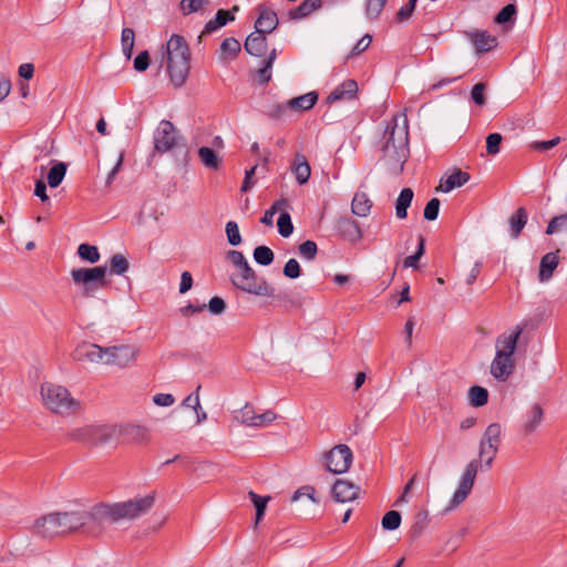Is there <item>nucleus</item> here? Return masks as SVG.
<instances>
[{
	"mask_svg": "<svg viewBox=\"0 0 567 567\" xmlns=\"http://www.w3.org/2000/svg\"><path fill=\"white\" fill-rule=\"evenodd\" d=\"M114 434V429L110 425H85L69 432V437L86 444H103L109 442Z\"/></svg>",
	"mask_w": 567,
	"mask_h": 567,
	"instance_id": "obj_8",
	"label": "nucleus"
},
{
	"mask_svg": "<svg viewBox=\"0 0 567 567\" xmlns=\"http://www.w3.org/2000/svg\"><path fill=\"white\" fill-rule=\"evenodd\" d=\"M514 361L512 358L502 353H496L492 364L491 373L499 381H505L513 372Z\"/></svg>",
	"mask_w": 567,
	"mask_h": 567,
	"instance_id": "obj_21",
	"label": "nucleus"
},
{
	"mask_svg": "<svg viewBox=\"0 0 567 567\" xmlns=\"http://www.w3.org/2000/svg\"><path fill=\"white\" fill-rule=\"evenodd\" d=\"M257 10L259 11V17L255 22L256 31L264 34H269L275 31L279 24L277 13L262 4H259Z\"/></svg>",
	"mask_w": 567,
	"mask_h": 567,
	"instance_id": "obj_18",
	"label": "nucleus"
},
{
	"mask_svg": "<svg viewBox=\"0 0 567 567\" xmlns=\"http://www.w3.org/2000/svg\"><path fill=\"white\" fill-rule=\"evenodd\" d=\"M425 252V239L422 235L417 238V249L415 254L408 256L403 261L404 268H417L419 260Z\"/></svg>",
	"mask_w": 567,
	"mask_h": 567,
	"instance_id": "obj_41",
	"label": "nucleus"
},
{
	"mask_svg": "<svg viewBox=\"0 0 567 567\" xmlns=\"http://www.w3.org/2000/svg\"><path fill=\"white\" fill-rule=\"evenodd\" d=\"M372 37L370 34L363 35L357 44L353 47V49L348 54V59L353 58L355 55H359L360 53L364 52L371 44Z\"/></svg>",
	"mask_w": 567,
	"mask_h": 567,
	"instance_id": "obj_60",
	"label": "nucleus"
},
{
	"mask_svg": "<svg viewBox=\"0 0 567 567\" xmlns=\"http://www.w3.org/2000/svg\"><path fill=\"white\" fill-rule=\"evenodd\" d=\"M284 275L289 279H297L301 275V268L297 259L290 258L284 266Z\"/></svg>",
	"mask_w": 567,
	"mask_h": 567,
	"instance_id": "obj_55",
	"label": "nucleus"
},
{
	"mask_svg": "<svg viewBox=\"0 0 567 567\" xmlns=\"http://www.w3.org/2000/svg\"><path fill=\"white\" fill-rule=\"evenodd\" d=\"M559 250L550 251L544 255L539 262L538 279L540 282L548 281L559 264Z\"/></svg>",
	"mask_w": 567,
	"mask_h": 567,
	"instance_id": "obj_23",
	"label": "nucleus"
},
{
	"mask_svg": "<svg viewBox=\"0 0 567 567\" xmlns=\"http://www.w3.org/2000/svg\"><path fill=\"white\" fill-rule=\"evenodd\" d=\"M155 503V495L148 494L125 502L113 504L100 503L103 525L106 522L118 523L121 520L136 519L151 511Z\"/></svg>",
	"mask_w": 567,
	"mask_h": 567,
	"instance_id": "obj_3",
	"label": "nucleus"
},
{
	"mask_svg": "<svg viewBox=\"0 0 567 567\" xmlns=\"http://www.w3.org/2000/svg\"><path fill=\"white\" fill-rule=\"evenodd\" d=\"M485 84L484 83H477L475 84L473 87H472V91H471V97L472 100L474 101L475 104L482 106L486 103V99H485Z\"/></svg>",
	"mask_w": 567,
	"mask_h": 567,
	"instance_id": "obj_61",
	"label": "nucleus"
},
{
	"mask_svg": "<svg viewBox=\"0 0 567 567\" xmlns=\"http://www.w3.org/2000/svg\"><path fill=\"white\" fill-rule=\"evenodd\" d=\"M480 465L481 464H480L478 460H472L466 465L464 472L461 475L458 486L455 489V492L449 503V506H447L449 511L454 509L455 507L461 505L467 498V496L471 494L474 483H475V478H476Z\"/></svg>",
	"mask_w": 567,
	"mask_h": 567,
	"instance_id": "obj_9",
	"label": "nucleus"
},
{
	"mask_svg": "<svg viewBox=\"0 0 567 567\" xmlns=\"http://www.w3.org/2000/svg\"><path fill=\"white\" fill-rule=\"evenodd\" d=\"M104 357V348L90 342L80 343L72 352L73 360L79 362L103 363Z\"/></svg>",
	"mask_w": 567,
	"mask_h": 567,
	"instance_id": "obj_15",
	"label": "nucleus"
},
{
	"mask_svg": "<svg viewBox=\"0 0 567 567\" xmlns=\"http://www.w3.org/2000/svg\"><path fill=\"white\" fill-rule=\"evenodd\" d=\"M42 403L50 412L70 416L81 411V402L63 385L44 382L40 386Z\"/></svg>",
	"mask_w": 567,
	"mask_h": 567,
	"instance_id": "obj_4",
	"label": "nucleus"
},
{
	"mask_svg": "<svg viewBox=\"0 0 567 567\" xmlns=\"http://www.w3.org/2000/svg\"><path fill=\"white\" fill-rule=\"evenodd\" d=\"M63 524V535L82 530L89 535L97 536L103 530V519L100 504L90 511L60 512Z\"/></svg>",
	"mask_w": 567,
	"mask_h": 567,
	"instance_id": "obj_5",
	"label": "nucleus"
},
{
	"mask_svg": "<svg viewBox=\"0 0 567 567\" xmlns=\"http://www.w3.org/2000/svg\"><path fill=\"white\" fill-rule=\"evenodd\" d=\"M178 134L174 124L163 120L154 132V146L159 153H166L178 144Z\"/></svg>",
	"mask_w": 567,
	"mask_h": 567,
	"instance_id": "obj_13",
	"label": "nucleus"
},
{
	"mask_svg": "<svg viewBox=\"0 0 567 567\" xmlns=\"http://www.w3.org/2000/svg\"><path fill=\"white\" fill-rule=\"evenodd\" d=\"M429 524V512L425 509L419 511L414 515V522L412 529L413 532L419 535Z\"/></svg>",
	"mask_w": 567,
	"mask_h": 567,
	"instance_id": "obj_56",
	"label": "nucleus"
},
{
	"mask_svg": "<svg viewBox=\"0 0 567 567\" xmlns=\"http://www.w3.org/2000/svg\"><path fill=\"white\" fill-rule=\"evenodd\" d=\"M318 101L317 92H309L288 101V107L296 111H308L313 107Z\"/></svg>",
	"mask_w": 567,
	"mask_h": 567,
	"instance_id": "obj_31",
	"label": "nucleus"
},
{
	"mask_svg": "<svg viewBox=\"0 0 567 567\" xmlns=\"http://www.w3.org/2000/svg\"><path fill=\"white\" fill-rule=\"evenodd\" d=\"M470 181V174L461 169H455L446 179L441 183L440 189L443 193H449L456 187H461Z\"/></svg>",
	"mask_w": 567,
	"mask_h": 567,
	"instance_id": "obj_30",
	"label": "nucleus"
},
{
	"mask_svg": "<svg viewBox=\"0 0 567 567\" xmlns=\"http://www.w3.org/2000/svg\"><path fill=\"white\" fill-rule=\"evenodd\" d=\"M226 235H227V239H228V243L231 245V246H238L240 245L241 243V236H240V233H239V227H238V224L234 220H229L227 224H226Z\"/></svg>",
	"mask_w": 567,
	"mask_h": 567,
	"instance_id": "obj_52",
	"label": "nucleus"
},
{
	"mask_svg": "<svg viewBox=\"0 0 567 567\" xmlns=\"http://www.w3.org/2000/svg\"><path fill=\"white\" fill-rule=\"evenodd\" d=\"M277 419V414L267 410L261 414L255 413L252 406L248 403L240 410V423L250 427H264L272 423Z\"/></svg>",
	"mask_w": 567,
	"mask_h": 567,
	"instance_id": "obj_14",
	"label": "nucleus"
},
{
	"mask_svg": "<svg viewBox=\"0 0 567 567\" xmlns=\"http://www.w3.org/2000/svg\"><path fill=\"white\" fill-rule=\"evenodd\" d=\"M254 259L261 266H269L275 259L274 251L267 246H257L254 249Z\"/></svg>",
	"mask_w": 567,
	"mask_h": 567,
	"instance_id": "obj_43",
	"label": "nucleus"
},
{
	"mask_svg": "<svg viewBox=\"0 0 567 567\" xmlns=\"http://www.w3.org/2000/svg\"><path fill=\"white\" fill-rule=\"evenodd\" d=\"M78 255L90 264L97 262L101 257L97 247L90 244H81L78 247Z\"/></svg>",
	"mask_w": 567,
	"mask_h": 567,
	"instance_id": "obj_42",
	"label": "nucleus"
},
{
	"mask_svg": "<svg viewBox=\"0 0 567 567\" xmlns=\"http://www.w3.org/2000/svg\"><path fill=\"white\" fill-rule=\"evenodd\" d=\"M386 0H367L365 14L369 19H375L382 12Z\"/></svg>",
	"mask_w": 567,
	"mask_h": 567,
	"instance_id": "obj_53",
	"label": "nucleus"
},
{
	"mask_svg": "<svg viewBox=\"0 0 567 567\" xmlns=\"http://www.w3.org/2000/svg\"><path fill=\"white\" fill-rule=\"evenodd\" d=\"M526 223L527 212L525 208L520 207L509 217V226L513 238H518Z\"/></svg>",
	"mask_w": 567,
	"mask_h": 567,
	"instance_id": "obj_34",
	"label": "nucleus"
},
{
	"mask_svg": "<svg viewBox=\"0 0 567 567\" xmlns=\"http://www.w3.org/2000/svg\"><path fill=\"white\" fill-rule=\"evenodd\" d=\"M150 53L148 51L144 50L137 54V56L134 59V69L138 72H144L150 66Z\"/></svg>",
	"mask_w": 567,
	"mask_h": 567,
	"instance_id": "obj_63",
	"label": "nucleus"
},
{
	"mask_svg": "<svg viewBox=\"0 0 567 567\" xmlns=\"http://www.w3.org/2000/svg\"><path fill=\"white\" fill-rule=\"evenodd\" d=\"M358 83L355 80H344L330 92L326 99V103L331 105L337 102L354 101L358 97Z\"/></svg>",
	"mask_w": 567,
	"mask_h": 567,
	"instance_id": "obj_16",
	"label": "nucleus"
},
{
	"mask_svg": "<svg viewBox=\"0 0 567 567\" xmlns=\"http://www.w3.org/2000/svg\"><path fill=\"white\" fill-rule=\"evenodd\" d=\"M104 364L117 365L124 368L133 363L138 354V349L134 346L122 344L104 348Z\"/></svg>",
	"mask_w": 567,
	"mask_h": 567,
	"instance_id": "obj_12",
	"label": "nucleus"
},
{
	"mask_svg": "<svg viewBox=\"0 0 567 567\" xmlns=\"http://www.w3.org/2000/svg\"><path fill=\"white\" fill-rule=\"evenodd\" d=\"M564 229H567V214L553 217L547 225L546 234L553 235Z\"/></svg>",
	"mask_w": 567,
	"mask_h": 567,
	"instance_id": "obj_51",
	"label": "nucleus"
},
{
	"mask_svg": "<svg viewBox=\"0 0 567 567\" xmlns=\"http://www.w3.org/2000/svg\"><path fill=\"white\" fill-rule=\"evenodd\" d=\"M230 280L237 289L250 295L259 297L275 296V288L264 277L258 276L249 264L233 274Z\"/></svg>",
	"mask_w": 567,
	"mask_h": 567,
	"instance_id": "obj_6",
	"label": "nucleus"
},
{
	"mask_svg": "<svg viewBox=\"0 0 567 567\" xmlns=\"http://www.w3.org/2000/svg\"><path fill=\"white\" fill-rule=\"evenodd\" d=\"M208 4V0H182L181 8L185 13H193Z\"/></svg>",
	"mask_w": 567,
	"mask_h": 567,
	"instance_id": "obj_59",
	"label": "nucleus"
},
{
	"mask_svg": "<svg viewBox=\"0 0 567 567\" xmlns=\"http://www.w3.org/2000/svg\"><path fill=\"white\" fill-rule=\"evenodd\" d=\"M220 52L223 55L235 58L240 52L239 41L233 37L226 38L220 44Z\"/></svg>",
	"mask_w": 567,
	"mask_h": 567,
	"instance_id": "obj_49",
	"label": "nucleus"
},
{
	"mask_svg": "<svg viewBox=\"0 0 567 567\" xmlns=\"http://www.w3.org/2000/svg\"><path fill=\"white\" fill-rule=\"evenodd\" d=\"M130 268L128 260L122 254H115L111 257L109 272L111 275L122 276Z\"/></svg>",
	"mask_w": 567,
	"mask_h": 567,
	"instance_id": "obj_39",
	"label": "nucleus"
},
{
	"mask_svg": "<svg viewBox=\"0 0 567 567\" xmlns=\"http://www.w3.org/2000/svg\"><path fill=\"white\" fill-rule=\"evenodd\" d=\"M122 51L126 59H131L133 54L134 43H135V32L131 28H124L122 30Z\"/></svg>",
	"mask_w": 567,
	"mask_h": 567,
	"instance_id": "obj_40",
	"label": "nucleus"
},
{
	"mask_svg": "<svg viewBox=\"0 0 567 567\" xmlns=\"http://www.w3.org/2000/svg\"><path fill=\"white\" fill-rule=\"evenodd\" d=\"M359 487L350 481L337 480L332 486V496L337 502L346 503L357 498Z\"/></svg>",
	"mask_w": 567,
	"mask_h": 567,
	"instance_id": "obj_19",
	"label": "nucleus"
},
{
	"mask_svg": "<svg viewBox=\"0 0 567 567\" xmlns=\"http://www.w3.org/2000/svg\"><path fill=\"white\" fill-rule=\"evenodd\" d=\"M208 310L212 315H220L225 311L226 309V302L224 301L223 298L220 297H213L209 302H208Z\"/></svg>",
	"mask_w": 567,
	"mask_h": 567,
	"instance_id": "obj_64",
	"label": "nucleus"
},
{
	"mask_svg": "<svg viewBox=\"0 0 567 567\" xmlns=\"http://www.w3.org/2000/svg\"><path fill=\"white\" fill-rule=\"evenodd\" d=\"M163 61H166V70L171 82L175 87L185 84L190 70V51L186 40L178 34H172L164 48Z\"/></svg>",
	"mask_w": 567,
	"mask_h": 567,
	"instance_id": "obj_2",
	"label": "nucleus"
},
{
	"mask_svg": "<svg viewBox=\"0 0 567 567\" xmlns=\"http://www.w3.org/2000/svg\"><path fill=\"white\" fill-rule=\"evenodd\" d=\"M107 272L106 266H97L93 268H76L71 271L72 280L76 286L82 288V295L85 298L94 297V293L106 287L105 279Z\"/></svg>",
	"mask_w": 567,
	"mask_h": 567,
	"instance_id": "obj_7",
	"label": "nucleus"
},
{
	"mask_svg": "<svg viewBox=\"0 0 567 567\" xmlns=\"http://www.w3.org/2000/svg\"><path fill=\"white\" fill-rule=\"evenodd\" d=\"M382 159L395 175L403 172L410 155L409 121L404 113H398L386 123L381 140Z\"/></svg>",
	"mask_w": 567,
	"mask_h": 567,
	"instance_id": "obj_1",
	"label": "nucleus"
},
{
	"mask_svg": "<svg viewBox=\"0 0 567 567\" xmlns=\"http://www.w3.org/2000/svg\"><path fill=\"white\" fill-rule=\"evenodd\" d=\"M522 332L523 329L517 326L515 331H513L511 334L499 336L496 341V353H502L512 358Z\"/></svg>",
	"mask_w": 567,
	"mask_h": 567,
	"instance_id": "obj_24",
	"label": "nucleus"
},
{
	"mask_svg": "<svg viewBox=\"0 0 567 567\" xmlns=\"http://www.w3.org/2000/svg\"><path fill=\"white\" fill-rule=\"evenodd\" d=\"M278 231L279 234L287 238L289 237L293 231V225L291 221V216L288 212H282L279 215V218L277 220Z\"/></svg>",
	"mask_w": 567,
	"mask_h": 567,
	"instance_id": "obj_45",
	"label": "nucleus"
},
{
	"mask_svg": "<svg viewBox=\"0 0 567 567\" xmlns=\"http://www.w3.org/2000/svg\"><path fill=\"white\" fill-rule=\"evenodd\" d=\"M244 47L250 55L262 56L268 47L266 34L255 30L247 37Z\"/></svg>",
	"mask_w": 567,
	"mask_h": 567,
	"instance_id": "obj_25",
	"label": "nucleus"
},
{
	"mask_svg": "<svg viewBox=\"0 0 567 567\" xmlns=\"http://www.w3.org/2000/svg\"><path fill=\"white\" fill-rule=\"evenodd\" d=\"M291 171L299 185L306 184L311 175V168L307 158L299 153L295 156V159L291 164Z\"/></svg>",
	"mask_w": 567,
	"mask_h": 567,
	"instance_id": "obj_27",
	"label": "nucleus"
},
{
	"mask_svg": "<svg viewBox=\"0 0 567 567\" xmlns=\"http://www.w3.org/2000/svg\"><path fill=\"white\" fill-rule=\"evenodd\" d=\"M440 205V199L436 197L427 202L424 208V218L430 221L435 220L439 216Z\"/></svg>",
	"mask_w": 567,
	"mask_h": 567,
	"instance_id": "obj_57",
	"label": "nucleus"
},
{
	"mask_svg": "<svg viewBox=\"0 0 567 567\" xmlns=\"http://www.w3.org/2000/svg\"><path fill=\"white\" fill-rule=\"evenodd\" d=\"M372 208V200L364 192H357L352 198L351 210L359 217H367Z\"/></svg>",
	"mask_w": 567,
	"mask_h": 567,
	"instance_id": "obj_29",
	"label": "nucleus"
},
{
	"mask_svg": "<svg viewBox=\"0 0 567 567\" xmlns=\"http://www.w3.org/2000/svg\"><path fill=\"white\" fill-rule=\"evenodd\" d=\"M124 434L128 440L135 443L147 442L150 439L148 430L142 425L130 424L125 426Z\"/></svg>",
	"mask_w": 567,
	"mask_h": 567,
	"instance_id": "obj_37",
	"label": "nucleus"
},
{
	"mask_svg": "<svg viewBox=\"0 0 567 567\" xmlns=\"http://www.w3.org/2000/svg\"><path fill=\"white\" fill-rule=\"evenodd\" d=\"M516 12V7L512 3H508L503 7L502 10L496 14L495 22L498 24L513 22L515 20Z\"/></svg>",
	"mask_w": 567,
	"mask_h": 567,
	"instance_id": "obj_50",
	"label": "nucleus"
},
{
	"mask_svg": "<svg viewBox=\"0 0 567 567\" xmlns=\"http://www.w3.org/2000/svg\"><path fill=\"white\" fill-rule=\"evenodd\" d=\"M249 498L254 503L256 507V524H258L266 511L267 502L269 497H261L260 495L256 494L255 492H249Z\"/></svg>",
	"mask_w": 567,
	"mask_h": 567,
	"instance_id": "obj_47",
	"label": "nucleus"
},
{
	"mask_svg": "<svg viewBox=\"0 0 567 567\" xmlns=\"http://www.w3.org/2000/svg\"><path fill=\"white\" fill-rule=\"evenodd\" d=\"M234 20L235 16L231 13V11L219 9L215 16V19L206 22L204 30L202 31V34L198 37V39L200 40L203 35L212 34L216 30L223 28L228 22Z\"/></svg>",
	"mask_w": 567,
	"mask_h": 567,
	"instance_id": "obj_26",
	"label": "nucleus"
},
{
	"mask_svg": "<svg viewBox=\"0 0 567 567\" xmlns=\"http://www.w3.org/2000/svg\"><path fill=\"white\" fill-rule=\"evenodd\" d=\"M414 193L411 188H403L395 202V215L399 219H404L408 216V208L413 200Z\"/></svg>",
	"mask_w": 567,
	"mask_h": 567,
	"instance_id": "obj_32",
	"label": "nucleus"
},
{
	"mask_svg": "<svg viewBox=\"0 0 567 567\" xmlns=\"http://www.w3.org/2000/svg\"><path fill=\"white\" fill-rule=\"evenodd\" d=\"M202 386L197 385L195 392L187 395L183 402L182 405L185 408H190L193 410H200V401H199V391Z\"/></svg>",
	"mask_w": 567,
	"mask_h": 567,
	"instance_id": "obj_62",
	"label": "nucleus"
},
{
	"mask_svg": "<svg viewBox=\"0 0 567 567\" xmlns=\"http://www.w3.org/2000/svg\"><path fill=\"white\" fill-rule=\"evenodd\" d=\"M336 229L338 233L350 243H357L362 238V231L358 223L351 217H340L337 220Z\"/></svg>",
	"mask_w": 567,
	"mask_h": 567,
	"instance_id": "obj_20",
	"label": "nucleus"
},
{
	"mask_svg": "<svg viewBox=\"0 0 567 567\" xmlns=\"http://www.w3.org/2000/svg\"><path fill=\"white\" fill-rule=\"evenodd\" d=\"M401 514L396 511H389L382 518V528L385 530H395L401 524Z\"/></svg>",
	"mask_w": 567,
	"mask_h": 567,
	"instance_id": "obj_46",
	"label": "nucleus"
},
{
	"mask_svg": "<svg viewBox=\"0 0 567 567\" xmlns=\"http://www.w3.org/2000/svg\"><path fill=\"white\" fill-rule=\"evenodd\" d=\"M502 135L499 133H492L486 137V152L488 155H496L499 153L502 143Z\"/></svg>",
	"mask_w": 567,
	"mask_h": 567,
	"instance_id": "obj_54",
	"label": "nucleus"
},
{
	"mask_svg": "<svg viewBox=\"0 0 567 567\" xmlns=\"http://www.w3.org/2000/svg\"><path fill=\"white\" fill-rule=\"evenodd\" d=\"M226 258L237 268V270H240L248 265L246 257L239 250H228Z\"/></svg>",
	"mask_w": 567,
	"mask_h": 567,
	"instance_id": "obj_58",
	"label": "nucleus"
},
{
	"mask_svg": "<svg viewBox=\"0 0 567 567\" xmlns=\"http://www.w3.org/2000/svg\"><path fill=\"white\" fill-rule=\"evenodd\" d=\"M66 174V164L63 162H56L49 171L48 184L50 187H58Z\"/></svg>",
	"mask_w": 567,
	"mask_h": 567,
	"instance_id": "obj_38",
	"label": "nucleus"
},
{
	"mask_svg": "<svg viewBox=\"0 0 567 567\" xmlns=\"http://www.w3.org/2000/svg\"><path fill=\"white\" fill-rule=\"evenodd\" d=\"M468 401L474 408H481L488 402V391L480 385L471 386L468 390Z\"/></svg>",
	"mask_w": 567,
	"mask_h": 567,
	"instance_id": "obj_36",
	"label": "nucleus"
},
{
	"mask_svg": "<svg viewBox=\"0 0 567 567\" xmlns=\"http://www.w3.org/2000/svg\"><path fill=\"white\" fill-rule=\"evenodd\" d=\"M323 461L327 470L333 474H343L352 464L353 454L346 444H339L323 454Z\"/></svg>",
	"mask_w": 567,
	"mask_h": 567,
	"instance_id": "obj_10",
	"label": "nucleus"
},
{
	"mask_svg": "<svg viewBox=\"0 0 567 567\" xmlns=\"http://www.w3.org/2000/svg\"><path fill=\"white\" fill-rule=\"evenodd\" d=\"M62 527L60 512H53L37 518L32 524L31 534L43 539H51L63 535Z\"/></svg>",
	"mask_w": 567,
	"mask_h": 567,
	"instance_id": "obj_11",
	"label": "nucleus"
},
{
	"mask_svg": "<svg viewBox=\"0 0 567 567\" xmlns=\"http://www.w3.org/2000/svg\"><path fill=\"white\" fill-rule=\"evenodd\" d=\"M477 54H483L495 49L498 44L497 38L487 31L474 30L466 32Z\"/></svg>",
	"mask_w": 567,
	"mask_h": 567,
	"instance_id": "obj_17",
	"label": "nucleus"
},
{
	"mask_svg": "<svg viewBox=\"0 0 567 567\" xmlns=\"http://www.w3.org/2000/svg\"><path fill=\"white\" fill-rule=\"evenodd\" d=\"M298 254L302 259L307 261H312L317 257L318 246L313 240H306L305 243L299 245Z\"/></svg>",
	"mask_w": 567,
	"mask_h": 567,
	"instance_id": "obj_44",
	"label": "nucleus"
},
{
	"mask_svg": "<svg viewBox=\"0 0 567 567\" xmlns=\"http://www.w3.org/2000/svg\"><path fill=\"white\" fill-rule=\"evenodd\" d=\"M497 452V447L480 444L478 457L481 462H484L487 470L491 468Z\"/></svg>",
	"mask_w": 567,
	"mask_h": 567,
	"instance_id": "obj_48",
	"label": "nucleus"
},
{
	"mask_svg": "<svg viewBox=\"0 0 567 567\" xmlns=\"http://www.w3.org/2000/svg\"><path fill=\"white\" fill-rule=\"evenodd\" d=\"M198 157L202 164L212 171H217L220 165V159L214 150L203 146L198 148Z\"/></svg>",
	"mask_w": 567,
	"mask_h": 567,
	"instance_id": "obj_35",
	"label": "nucleus"
},
{
	"mask_svg": "<svg viewBox=\"0 0 567 567\" xmlns=\"http://www.w3.org/2000/svg\"><path fill=\"white\" fill-rule=\"evenodd\" d=\"M322 0H303L298 7L289 10L290 20H300L309 17L312 12L320 9Z\"/></svg>",
	"mask_w": 567,
	"mask_h": 567,
	"instance_id": "obj_28",
	"label": "nucleus"
},
{
	"mask_svg": "<svg viewBox=\"0 0 567 567\" xmlns=\"http://www.w3.org/2000/svg\"><path fill=\"white\" fill-rule=\"evenodd\" d=\"M544 420V410L538 403H534L525 413L522 423V431L525 435L533 433Z\"/></svg>",
	"mask_w": 567,
	"mask_h": 567,
	"instance_id": "obj_22",
	"label": "nucleus"
},
{
	"mask_svg": "<svg viewBox=\"0 0 567 567\" xmlns=\"http://www.w3.org/2000/svg\"><path fill=\"white\" fill-rule=\"evenodd\" d=\"M501 437H502L501 424L499 423H491L486 427V430L481 439L480 444L498 449L499 444H501Z\"/></svg>",
	"mask_w": 567,
	"mask_h": 567,
	"instance_id": "obj_33",
	"label": "nucleus"
}]
</instances>
